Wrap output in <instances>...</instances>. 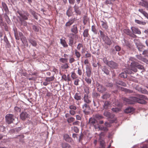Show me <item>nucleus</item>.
Wrapping results in <instances>:
<instances>
[{
    "label": "nucleus",
    "instance_id": "nucleus-54",
    "mask_svg": "<svg viewBox=\"0 0 148 148\" xmlns=\"http://www.w3.org/2000/svg\"><path fill=\"white\" fill-rule=\"evenodd\" d=\"M142 54L143 55H144L145 56L148 57V50H144Z\"/></svg>",
    "mask_w": 148,
    "mask_h": 148
},
{
    "label": "nucleus",
    "instance_id": "nucleus-51",
    "mask_svg": "<svg viewBox=\"0 0 148 148\" xmlns=\"http://www.w3.org/2000/svg\"><path fill=\"white\" fill-rule=\"evenodd\" d=\"M106 43L107 45H110L112 44V42L110 39L108 38L107 40H106Z\"/></svg>",
    "mask_w": 148,
    "mask_h": 148
},
{
    "label": "nucleus",
    "instance_id": "nucleus-25",
    "mask_svg": "<svg viewBox=\"0 0 148 148\" xmlns=\"http://www.w3.org/2000/svg\"><path fill=\"white\" fill-rule=\"evenodd\" d=\"M121 90L123 91H124L125 92H128L129 93H132L133 92V91L132 90L127 89L126 88H124L121 87Z\"/></svg>",
    "mask_w": 148,
    "mask_h": 148
},
{
    "label": "nucleus",
    "instance_id": "nucleus-21",
    "mask_svg": "<svg viewBox=\"0 0 148 148\" xmlns=\"http://www.w3.org/2000/svg\"><path fill=\"white\" fill-rule=\"evenodd\" d=\"M138 11L141 13L143 14L145 17L148 19V14L147 12L144 11L142 9H139L138 10Z\"/></svg>",
    "mask_w": 148,
    "mask_h": 148
},
{
    "label": "nucleus",
    "instance_id": "nucleus-24",
    "mask_svg": "<svg viewBox=\"0 0 148 148\" xmlns=\"http://www.w3.org/2000/svg\"><path fill=\"white\" fill-rule=\"evenodd\" d=\"M90 77H85L84 79L86 82L88 84H91V83L92 80L90 78Z\"/></svg>",
    "mask_w": 148,
    "mask_h": 148
},
{
    "label": "nucleus",
    "instance_id": "nucleus-61",
    "mask_svg": "<svg viewBox=\"0 0 148 148\" xmlns=\"http://www.w3.org/2000/svg\"><path fill=\"white\" fill-rule=\"evenodd\" d=\"M22 127H16L15 129L14 130L15 131H16L17 132H18L19 131H20L22 129Z\"/></svg>",
    "mask_w": 148,
    "mask_h": 148
},
{
    "label": "nucleus",
    "instance_id": "nucleus-13",
    "mask_svg": "<svg viewBox=\"0 0 148 148\" xmlns=\"http://www.w3.org/2000/svg\"><path fill=\"white\" fill-rule=\"evenodd\" d=\"M86 69V75L87 77H90L91 73V68L89 66H87Z\"/></svg>",
    "mask_w": 148,
    "mask_h": 148
},
{
    "label": "nucleus",
    "instance_id": "nucleus-9",
    "mask_svg": "<svg viewBox=\"0 0 148 148\" xmlns=\"http://www.w3.org/2000/svg\"><path fill=\"white\" fill-rule=\"evenodd\" d=\"M74 98L77 101H80L82 99V96L80 92L79 91L75 93L74 95Z\"/></svg>",
    "mask_w": 148,
    "mask_h": 148
},
{
    "label": "nucleus",
    "instance_id": "nucleus-2",
    "mask_svg": "<svg viewBox=\"0 0 148 148\" xmlns=\"http://www.w3.org/2000/svg\"><path fill=\"white\" fill-rule=\"evenodd\" d=\"M5 118L6 122L8 124L12 123L14 120V115L12 114H6Z\"/></svg>",
    "mask_w": 148,
    "mask_h": 148
},
{
    "label": "nucleus",
    "instance_id": "nucleus-49",
    "mask_svg": "<svg viewBox=\"0 0 148 148\" xmlns=\"http://www.w3.org/2000/svg\"><path fill=\"white\" fill-rule=\"evenodd\" d=\"M75 120V119L73 117H71L70 118H69L67 119V121L69 123H71L73 122Z\"/></svg>",
    "mask_w": 148,
    "mask_h": 148
},
{
    "label": "nucleus",
    "instance_id": "nucleus-37",
    "mask_svg": "<svg viewBox=\"0 0 148 148\" xmlns=\"http://www.w3.org/2000/svg\"><path fill=\"white\" fill-rule=\"evenodd\" d=\"M71 77L73 79H75L78 77L77 75L74 72H73L71 73Z\"/></svg>",
    "mask_w": 148,
    "mask_h": 148
},
{
    "label": "nucleus",
    "instance_id": "nucleus-56",
    "mask_svg": "<svg viewBox=\"0 0 148 148\" xmlns=\"http://www.w3.org/2000/svg\"><path fill=\"white\" fill-rule=\"evenodd\" d=\"M113 84L112 83H108L106 84V86L107 87H112Z\"/></svg>",
    "mask_w": 148,
    "mask_h": 148
},
{
    "label": "nucleus",
    "instance_id": "nucleus-34",
    "mask_svg": "<svg viewBox=\"0 0 148 148\" xmlns=\"http://www.w3.org/2000/svg\"><path fill=\"white\" fill-rule=\"evenodd\" d=\"M2 6L4 10L6 12H8L9 10L6 4L5 3H2Z\"/></svg>",
    "mask_w": 148,
    "mask_h": 148
},
{
    "label": "nucleus",
    "instance_id": "nucleus-26",
    "mask_svg": "<svg viewBox=\"0 0 148 148\" xmlns=\"http://www.w3.org/2000/svg\"><path fill=\"white\" fill-rule=\"evenodd\" d=\"M72 14V8L71 7H69L66 12V14L69 16H71Z\"/></svg>",
    "mask_w": 148,
    "mask_h": 148
},
{
    "label": "nucleus",
    "instance_id": "nucleus-38",
    "mask_svg": "<svg viewBox=\"0 0 148 148\" xmlns=\"http://www.w3.org/2000/svg\"><path fill=\"white\" fill-rule=\"evenodd\" d=\"M99 129L101 130L107 131L108 130L107 127L103 126H100L99 127Z\"/></svg>",
    "mask_w": 148,
    "mask_h": 148
},
{
    "label": "nucleus",
    "instance_id": "nucleus-10",
    "mask_svg": "<svg viewBox=\"0 0 148 148\" xmlns=\"http://www.w3.org/2000/svg\"><path fill=\"white\" fill-rule=\"evenodd\" d=\"M131 29L132 31V33H133L134 34H141L140 30L137 28L132 27H131Z\"/></svg>",
    "mask_w": 148,
    "mask_h": 148
},
{
    "label": "nucleus",
    "instance_id": "nucleus-20",
    "mask_svg": "<svg viewBox=\"0 0 148 148\" xmlns=\"http://www.w3.org/2000/svg\"><path fill=\"white\" fill-rule=\"evenodd\" d=\"M110 104V103L109 101H106L103 105V107L105 109H107L109 107Z\"/></svg>",
    "mask_w": 148,
    "mask_h": 148
},
{
    "label": "nucleus",
    "instance_id": "nucleus-12",
    "mask_svg": "<svg viewBox=\"0 0 148 148\" xmlns=\"http://www.w3.org/2000/svg\"><path fill=\"white\" fill-rule=\"evenodd\" d=\"M84 101L86 104H89L91 102L90 98L88 97L87 94H85L84 97Z\"/></svg>",
    "mask_w": 148,
    "mask_h": 148
},
{
    "label": "nucleus",
    "instance_id": "nucleus-15",
    "mask_svg": "<svg viewBox=\"0 0 148 148\" xmlns=\"http://www.w3.org/2000/svg\"><path fill=\"white\" fill-rule=\"evenodd\" d=\"M101 26L103 28L106 29H108V25L106 21H101Z\"/></svg>",
    "mask_w": 148,
    "mask_h": 148
},
{
    "label": "nucleus",
    "instance_id": "nucleus-5",
    "mask_svg": "<svg viewBox=\"0 0 148 148\" xmlns=\"http://www.w3.org/2000/svg\"><path fill=\"white\" fill-rule=\"evenodd\" d=\"M97 86L98 91L102 93H103L106 90V88L105 87L99 83L97 84Z\"/></svg>",
    "mask_w": 148,
    "mask_h": 148
},
{
    "label": "nucleus",
    "instance_id": "nucleus-62",
    "mask_svg": "<svg viewBox=\"0 0 148 148\" xmlns=\"http://www.w3.org/2000/svg\"><path fill=\"white\" fill-rule=\"evenodd\" d=\"M136 57L138 59H139L140 60H141L142 61L143 59V58H143L142 57V56L141 54L140 55H139L137 56Z\"/></svg>",
    "mask_w": 148,
    "mask_h": 148
},
{
    "label": "nucleus",
    "instance_id": "nucleus-44",
    "mask_svg": "<svg viewBox=\"0 0 148 148\" xmlns=\"http://www.w3.org/2000/svg\"><path fill=\"white\" fill-rule=\"evenodd\" d=\"M84 92L86 93V94H87L88 95L89 93V88L88 87H85L84 88Z\"/></svg>",
    "mask_w": 148,
    "mask_h": 148
},
{
    "label": "nucleus",
    "instance_id": "nucleus-48",
    "mask_svg": "<svg viewBox=\"0 0 148 148\" xmlns=\"http://www.w3.org/2000/svg\"><path fill=\"white\" fill-rule=\"evenodd\" d=\"M103 62L107 65H108L109 62L106 57H104L103 59Z\"/></svg>",
    "mask_w": 148,
    "mask_h": 148
},
{
    "label": "nucleus",
    "instance_id": "nucleus-11",
    "mask_svg": "<svg viewBox=\"0 0 148 148\" xmlns=\"http://www.w3.org/2000/svg\"><path fill=\"white\" fill-rule=\"evenodd\" d=\"M136 63L131 62L130 65V69H129L132 71L134 72H136L137 71L136 69Z\"/></svg>",
    "mask_w": 148,
    "mask_h": 148
},
{
    "label": "nucleus",
    "instance_id": "nucleus-23",
    "mask_svg": "<svg viewBox=\"0 0 148 148\" xmlns=\"http://www.w3.org/2000/svg\"><path fill=\"white\" fill-rule=\"evenodd\" d=\"M75 11L77 14V15H80L81 14V12L78 7H74Z\"/></svg>",
    "mask_w": 148,
    "mask_h": 148
},
{
    "label": "nucleus",
    "instance_id": "nucleus-6",
    "mask_svg": "<svg viewBox=\"0 0 148 148\" xmlns=\"http://www.w3.org/2000/svg\"><path fill=\"white\" fill-rule=\"evenodd\" d=\"M107 65L112 69H117L118 66L117 64L112 61H109Z\"/></svg>",
    "mask_w": 148,
    "mask_h": 148
},
{
    "label": "nucleus",
    "instance_id": "nucleus-27",
    "mask_svg": "<svg viewBox=\"0 0 148 148\" xmlns=\"http://www.w3.org/2000/svg\"><path fill=\"white\" fill-rule=\"evenodd\" d=\"M55 79L54 77L53 76L49 77H46L45 81L46 82H51L53 81Z\"/></svg>",
    "mask_w": 148,
    "mask_h": 148
},
{
    "label": "nucleus",
    "instance_id": "nucleus-58",
    "mask_svg": "<svg viewBox=\"0 0 148 148\" xmlns=\"http://www.w3.org/2000/svg\"><path fill=\"white\" fill-rule=\"evenodd\" d=\"M115 49L116 51H119L121 49V47L118 45L116 46L115 47Z\"/></svg>",
    "mask_w": 148,
    "mask_h": 148
},
{
    "label": "nucleus",
    "instance_id": "nucleus-50",
    "mask_svg": "<svg viewBox=\"0 0 148 148\" xmlns=\"http://www.w3.org/2000/svg\"><path fill=\"white\" fill-rule=\"evenodd\" d=\"M71 138H69L68 135L65 134V140L67 141H71Z\"/></svg>",
    "mask_w": 148,
    "mask_h": 148
},
{
    "label": "nucleus",
    "instance_id": "nucleus-45",
    "mask_svg": "<svg viewBox=\"0 0 148 148\" xmlns=\"http://www.w3.org/2000/svg\"><path fill=\"white\" fill-rule=\"evenodd\" d=\"M20 21L21 25H23L25 26H27V23L26 21L21 19H20Z\"/></svg>",
    "mask_w": 148,
    "mask_h": 148
},
{
    "label": "nucleus",
    "instance_id": "nucleus-19",
    "mask_svg": "<svg viewBox=\"0 0 148 148\" xmlns=\"http://www.w3.org/2000/svg\"><path fill=\"white\" fill-rule=\"evenodd\" d=\"M71 32L75 34H77L78 32L77 25H74L71 29Z\"/></svg>",
    "mask_w": 148,
    "mask_h": 148
},
{
    "label": "nucleus",
    "instance_id": "nucleus-32",
    "mask_svg": "<svg viewBox=\"0 0 148 148\" xmlns=\"http://www.w3.org/2000/svg\"><path fill=\"white\" fill-rule=\"evenodd\" d=\"M74 20L73 19L67 22L65 24V26H69L71 25L74 22Z\"/></svg>",
    "mask_w": 148,
    "mask_h": 148
},
{
    "label": "nucleus",
    "instance_id": "nucleus-22",
    "mask_svg": "<svg viewBox=\"0 0 148 148\" xmlns=\"http://www.w3.org/2000/svg\"><path fill=\"white\" fill-rule=\"evenodd\" d=\"M96 120L93 118H90L89 120V123L91 125L95 126L96 123Z\"/></svg>",
    "mask_w": 148,
    "mask_h": 148
},
{
    "label": "nucleus",
    "instance_id": "nucleus-29",
    "mask_svg": "<svg viewBox=\"0 0 148 148\" xmlns=\"http://www.w3.org/2000/svg\"><path fill=\"white\" fill-rule=\"evenodd\" d=\"M75 56L77 57L78 59H79L81 56V54L80 52L78 51L77 49H75Z\"/></svg>",
    "mask_w": 148,
    "mask_h": 148
},
{
    "label": "nucleus",
    "instance_id": "nucleus-40",
    "mask_svg": "<svg viewBox=\"0 0 148 148\" xmlns=\"http://www.w3.org/2000/svg\"><path fill=\"white\" fill-rule=\"evenodd\" d=\"M137 47L139 51H141L144 49V47L142 45H137Z\"/></svg>",
    "mask_w": 148,
    "mask_h": 148
},
{
    "label": "nucleus",
    "instance_id": "nucleus-52",
    "mask_svg": "<svg viewBox=\"0 0 148 148\" xmlns=\"http://www.w3.org/2000/svg\"><path fill=\"white\" fill-rule=\"evenodd\" d=\"M32 28L35 32H38L39 31L38 28L35 25L32 26Z\"/></svg>",
    "mask_w": 148,
    "mask_h": 148
},
{
    "label": "nucleus",
    "instance_id": "nucleus-36",
    "mask_svg": "<svg viewBox=\"0 0 148 148\" xmlns=\"http://www.w3.org/2000/svg\"><path fill=\"white\" fill-rule=\"evenodd\" d=\"M136 65L137 68L138 69L144 70V68L143 66L141 65H140L138 63H136Z\"/></svg>",
    "mask_w": 148,
    "mask_h": 148
},
{
    "label": "nucleus",
    "instance_id": "nucleus-47",
    "mask_svg": "<svg viewBox=\"0 0 148 148\" xmlns=\"http://www.w3.org/2000/svg\"><path fill=\"white\" fill-rule=\"evenodd\" d=\"M104 115L107 117H110V113L107 111L103 113Z\"/></svg>",
    "mask_w": 148,
    "mask_h": 148
},
{
    "label": "nucleus",
    "instance_id": "nucleus-7",
    "mask_svg": "<svg viewBox=\"0 0 148 148\" xmlns=\"http://www.w3.org/2000/svg\"><path fill=\"white\" fill-rule=\"evenodd\" d=\"M124 32L125 34L129 35L131 37L134 38L137 37V36L136 35L134 34L133 33H132V32L129 29H124Z\"/></svg>",
    "mask_w": 148,
    "mask_h": 148
},
{
    "label": "nucleus",
    "instance_id": "nucleus-59",
    "mask_svg": "<svg viewBox=\"0 0 148 148\" xmlns=\"http://www.w3.org/2000/svg\"><path fill=\"white\" fill-rule=\"evenodd\" d=\"M14 110L17 112H20L21 110V108H19L17 106L15 107L14 108Z\"/></svg>",
    "mask_w": 148,
    "mask_h": 148
},
{
    "label": "nucleus",
    "instance_id": "nucleus-17",
    "mask_svg": "<svg viewBox=\"0 0 148 148\" xmlns=\"http://www.w3.org/2000/svg\"><path fill=\"white\" fill-rule=\"evenodd\" d=\"M134 110V108L131 107H129L126 108L125 110V112L127 113H131Z\"/></svg>",
    "mask_w": 148,
    "mask_h": 148
},
{
    "label": "nucleus",
    "instance_id": "nucleus-63",
    "mask_svg": "<svg viewBox=\"0 0 148 148\" xmlns=\"http://www.w3.org/2000/svg\"><path fill=\"white\" fill-rule=\"evenodd\" d=\"M79 81L78 79H76L75 80L74 84L75 85L77 86L79 85L78 82Z\"/></svg>",
    "mask_w": 148,
    "mask_h": 148
},
{
    "label": "nucleus",
    "instance_id": "nucleus-43",
    "mask_svg": "<svg viewBox=\"0 0 148 148\" xmlns=\"http://www.w3.org/2000/svg\"><path fill=\"white\" fill-rule=\"evenodd\" d=\"M95 117L96 118L98 119H101L103 118V117L102 116L99 114H97L95 115Z\"/></svg>",
    "mask_w": 148,
    "mask_h": 148
},
{
    "label": "nucleus",
    "instance_id": "nucleus-46",
    "mask_svg": "<svg viewBox=\"0 0 148 148\" xmlns=\"http://www.w3.org/2000/svg\"><path fill=\"white\" fill-rule=\"evenodd\" d=\"M112 110L113 111L115 112H118L121 110L120 109L117 108H112Z\"/></svg>",
    "mask_w": 148,
    "mask_h": 148
},
{
    "label": "nucleus",
    "instance_id": "nucleus-35",
    "mask_svg": "<svg viewBox=\"0 0 148 148\" xmlns=\"http://www.w3.org/2000/svg\"><path fill=\"white\" fill-rule=\"evenodd\" d=\"M110 97V95L106 92L105 94L103 95L101 97L103 99H106L108 98H109Z\"/></svg>",
    "mask_w": 148,
    "mask_h": 148
},
{
    "label": "nucleus",
    "instance_id": "nucleus-28",
    "mask_svg": "<svg viewBox=\"0 0 148 148\" xmlns=\"http://www.w3.org/2000/svg\"><path fill=\"white\" fill-rule=\"evenodd\" d=\"M29 41L30 43H31L32 46L34 47H36V46L37 43L35 40L33 39H30Z\"/></svg>",
    "mask_w": 148,
    "mask_h": 148
},
{
    "label": "nucleus",
    "instance_id": "nucleus-14",
    "mask_svg": "<svg viewBox=\"0 0 148 148\" xmlns=\"http://www.w3.org/2000/svg\"><path fill=\"white\" fill-rule=\"evenodd\" d=\"M21 16L24 20H27L28 19V17L29 14L27 12H24L23 14H19Z\"/></svg>",
    "mask_w": 148,
    "mask_h": 148
},
{
    "label": "nucleus",
    "instance_id": "nucleus-55",
    "mask_svg": "<svg viewBox=\"0 0 148 148\" xmlns=\"http://www.w3.org/2000/svg\"><path fill=\"white\" fill-rule=\"evenodd\" d=\"M83 47V45L82 44L79 43L77 45V48L78 50H80L81 48V47Z\"/></svg>",
    "mask_w": 148,
    "mask_h": 148
},
{
    "label": "nucleus",
    "instance_id": "nucleus-8",
    "mask_svg": "<svg viewBox=\"0 0 148 148\" xmlns=\"http://www.w3.org/2000/svg\"><path fill=\"white\" fill-rule=\"evenodd\" d=\"M20 117L21 119L24 121L26 119L29 118V115L27 112H23L21 113L20 115Z\"/></svg>",
    "mask_w": 148,
    "mask_h": 148
},
{
    "label": "nucleus",
    "instance_id": "nucleus-31",
    "mask_svg": "<svg viewBox=\"0 0 148 148\" xmlns=\"http://www.w3.org/2000/svg\"><path fill=\"white\" fill-rule=\"evenodd\" d=\"M91 31L95 34H97V30L95 25H93L92 26Z\"/></svg>",
    "mask_w": 148,
    "mask_h": 148
},
{
    "label": "nucleus",
    "instance_id": "nucleus-3",
    "mask_svg": "<svg viewBox=\"0 0 148 148\" xmlns=\"http://www.w3.org/2000/svg\"><path fill=\"white\" fill-rule=\"evenodd\" d=\"M124 71V72L121 73L119 74V77L125 78L127 77V74H131L132 73V72L129 69H125Z\"/></svg>",
    "mask_w": 148,
    "mask_h": 148
},
{
    "label": "nucleus",
    "instance_id": "nucleus-33",
    "mask_svg": "<svg viewBox=\"0 0 148 148\" xmlns=\"http://www.w3.org/2000/svg\"><path fill=\"white\" fill-rule=\"evenodd\" d=\"M31 14L36 19H38V14L34 11L32 10L31 12Z\"/></svg>",
    "mask_w": 148,
    "mask_h": 148
},
{
    "label": "nucleus",
    "instance_id": "nucleus-64",
    "mask_svg": "<svg viewBox=\"0 0 148 148\" xmlns=\"http://www.w3.org/2000/svg\"><path fill=\"white\" fill-rule=\"evenodd\" d=\"M69 112L72 115H74L75 114V111L73 110H70L69 111Z\"/></svg>",
    "mask_w": 148,
    "mask_h": 148
},
{
    "label": "nucleus",
    "instance_id": "nucleus-42",
    "mask_svg": "<svg viewBox=\"0 0 148 148\" xmlns=\"http://www.w3.org/2000/svg\"><path fill=\"white\" fill-rule=\"evenodd\" d=\"M72 128L75 132L76 133L79 132V130L77 127L74 126L73 127H72Z\"/></svg>",
    "mask_w": 148,
    "mask_h": 148
},
{
    "label": "nucleus",
    "instance_id": "nucleus-4",
    "mask_svg": "<svg viewBox=\"0 0 148 148\" xmlns=\"http://www.w3.org/2000/svg\"><path fill=\"white\" fill-rule=\"evenodd\" d=\"M82 108L83 110V112L85 114H88L89 111L90 109V106L88 105L86 103L84 104L82 106Z\"/></svg>",
    "mask_w": 148,
    "mask_h": 148
},
{
    "label": "nucleus",
    "instance_id": "nucleus-60",
    "mask_svg": "<svg viewBox=\"0 0 148 148\" xmlns=\"http://www.w3.org/2000/svg\"><path fill=\"white\" fill-rule=\"evenodd\" d=\"M130 60L132 62L137 63L136 62V59L133 57H130Z\"/></svg>",
    "mask_w": 148,
    "mask_h": 148
},
{
    "label": "nucleus",
    "instance_id": "nucleus-16",
    "mask_svg": "<svg viewBox=\"0 0 148 148\" xmlns=\"http://www.w3.org/2000/svg\"><path fill=\"white\" fill-rule=\"evenodd\" d=\"M139 5L148 9V2L143 1L142 2H140Z\"/></svg>",
    "mask_w": 148,
    "mask_h": 148
},
{
    "label": "nucleus",
    "instance_id": "nucleus-30",
    "mask_svg": "<svg viewBox=\"0 0 148 148\" xmlns=\"http://www.w3.org/2000/svg\"><path fill=\"white\" fill-rule=\"evenodd\" d=\"M135 22L136 23L140 24V25H145L146 23L144 21H141L140 20H135Z\"/></svg>",
    "mask_w": 148,
    "mask_h": 148
},
{
    "label": "nucleus",
    "instance_id": "nucleus-1",
    "mask_svg": "<svg viewBox=\"0 0 148 148\" xmlns=\"http://www.w3.org/2000/svg\"><path fill=\"white\" fill-rule=\"evenodd\" d=\"M147 99V97L146 96L140 95H139L138 97H130V99L123 98V100L127 104H133L134 102H137L140 104H145L146 102L145 100Z\"/></svg>",
    "mask_w": 148,
    "mask_h": 148
},
{
    "label": "nucleus",
    "instance_id": "nucleus-53",
    "mask_svg": "<svg viewBox=\"0 0 148 148\" xmlns=\"http://www.w3.org/2000/svg\"><path fill=\"white\" fill-rule=\"evenodd\" d=\"M77 73L79 76H81L82 75V70L79 68L78 69Z\"/></svg>",
    "mask_w": 148,
    "mask_h": 148
},
{
    "label": "nucleus",
    "instance_id": "nucleus-41",
    "mask_svg": "<svg viewBox=\"0 0 148 148\" xmlns=\"http://www.w3.org/2000/svg\"><path fill=\"white\" fill-rule=\"evenodd\" d=\"M69 108L71 110H75L77 109L76 106L73 105H70Z\"/></svg>",
    "mask_w": 148,
    "mask_h": 148
},
{
    "label": "nucleus",
    "instance_id": "nucleus-57",
    "mask_svg": "<svg viewBox=\"0 0 148 148\" xmlns=\"http://www.w3.org/2000/svg\"><path fill=\"white\" fill-rule=\"evenodd\" d=\"M86 53L85 55V58H90L91 57V55L90 53H88V51L86 52Z\"/></svg>",
    "mask_w": 148,
    "mask_h": 148
},
{
    "label": "nucleus",
    "instance_id": "nucleus-18",
    "mask_svg": "<svg viewBox=\"0 0 148 148\" xmlns=\"http://www.w3.org/2000/svg\"><path fill=\"white\" fill-rule=\"evenodd\" d=\"M88 32L89 30L88 29H85L84 30L83 33V35L84 37H87L90 36Z\"/></svg>",
    "mask_w": 148,
    "mask_h": 148
},
{
    "label": "nucleus",
    "instance_id": "nucleus-39",
    "mask_svg": "<svg viewBox=\"0 0 148 148\" xmlns=\"http://www.w3.org/2000/svg\"><path fill=\"white\" fill-rule=\"evenodd\" d=\"M102 71H103L104 73L107 75L109 74L110 73L109 71L106 68H103L102 69Z\"/></svg>",
    "mask_w": 148,
    "mask_h": 148
}]
</instances>
